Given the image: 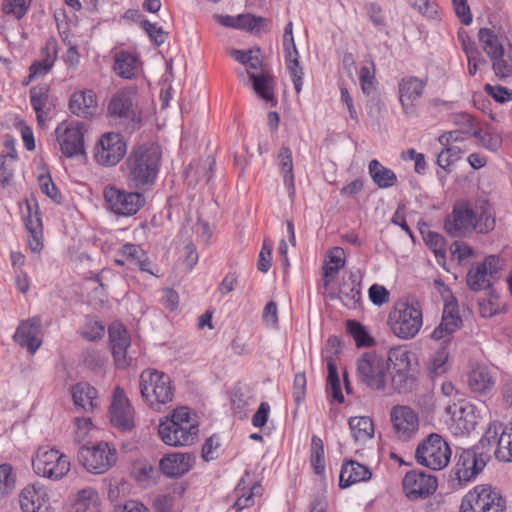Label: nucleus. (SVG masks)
<instances>
[{
	"label": "nucleus",
	"instance_id": "19",
	"mask_svg": "<svg viewBox=\"0 0 512 512\" xmlns=\"http://www.w3.org/2000/svg\"><path fill=\"white\" fill-rule=\"evenodd\" d=\"M41 328L42 321L40 317L22 321L14 334V340L33 355L42 344L40 339Z\"/></svg>",
	"mask_w": 512,
	"mask_h": 512
},
{
	"label": "nucleus",
	"instance_id": "1",
	"mask_svg": "<svg viewBox=\"0 0 512 512\" xmlns=\"http://www.w3.org/2000/svg\"><path fill=\"white\" fill-rule=\"evenodd\" d=\"M495 226L492 207L486 198L475 201H462L454 205L452 213L446 218L444 228L452 237H465L476 231L488 233Z\"/></svg>",
	"mask_w": 512,
	"mask_h": 512
},
{
	"label": "nucleus",
	"instance_id": "40",
	"mask_svg": "<svg viewBox=\"0 0 512 512\" xmlns=\"http://www.w3.org/2000/svg\"><path fill=\"white\" fill-rule=\"evenodd\" d=\"M495 76L499 80L512 78V45L490 59Z\"/></svg>",
	"mask_w": 512,
	"mask_h": 512
},
{
	"label": "nucleus",
	"instance_id": "16",
	"mask_svg": "<svg viewBox=\"0 0 512 512\" xmlns=\"http://www.w3.org/2000/svg\"><path fill=\"white\" fill-rule=\"evenodd\" d=\"M437 478L423 471L412 470L403 478V490L410 500L423 499L433 494L437 489Z\"/></svg>",
	"mask_w": 512,
	"mask_h": 512
},
{
	"label": "nucleus",
	"instance_id": "38",
	"mask_svg": "<svg viewBox=\"0 0 512 512\" xmlns=\"http://www.w3.org/2000/svg\"><path fill=\"white\" fill-rule=\"evenodd\" d=\"M369 175L373 182L382 189L390 188L397 182V176L393 170L383 166L378 160H371L368 166Z\"/></svg>",
	"mask_w": 512,
	"mask_h": 512
},
{
	"label": "nucleus",
	"instance_id": "27",
	"mask_svg": "<svg viewBox=\"0 0 512 512\" xmlns=\"http://www.w3.org/2000/svg\"><path fill=\"white\" fill-rule=\"evenodd\" d=\"M70 111L81 118H89L97 112V101L92 90L77 91L72 94L69 101Z\"/></svg>",
	"mask_w": 512,
	"mask_h": 512
},
{
	"label": "nucleus",
	"instance_id": "9",
	"mask_svg": "<svg viewBox=\"0 0 512 512\" xmlns=\"http://www.w3.org/2000/svg\"><path fill=\"white\" fill-rule=\"evenodd\" d=\"M388 363L386 359L375 353L366 352L357 361L358 377L373 390L382 391L386 387Z\"/></svg>",
	"mask_w": 512,
	"mask_h": 512
},
{
	"label": "nucleus",
	"instance_id": "61",
	"mask_svg": "<svg viewBox=\"0 0 512 512\" xmlns=\"http://www.w3.org/2000/svg\"><path fill=\"white\" fill-rule=\"evenodd\" d=\"M484 89L497 102L504 103L512 100V90L506 87L486 84Z\"/></svg>",
	"mask_w": 512,
	"mask_h": 512
},
{
	"label": "nucleus",
	"instance_id": "30",
	"mask_svg": "<svg viewBox=\"0 0 512 512\" xmlns=\"http://www.w3.org/2000/svg\"><path fill=\"white\" fill-rule=\"evenodd\" d=\"M238 76L245 81L246 76L249 80L252 81L253 89L258 96H260L265 101H271L274 98L273 95V87H272V78L268 74L264 72L255 73L250 71L249 69L238 72Z\"/></svg>",
	"mask_w": 512,
	"mask_h": 512
},
{
	"label": "nucleus",
	"instance_id": "20",
	"mask_svg": "<svg viewBox=\"0 0 512 512\" xmlns=\"http://www.w3.org/2000/svg\"><path fill=\"white\" fill-rule=\"evenodd\" d=\"M426 81L414 76L402 78L398 84L399 100L405 114H412L423 95Z\"/></svg>",
	"mask_w": 512,
	"mask_h": 512
},
{
	"label": "nucleus",
	"instance_id": "35",
	"mask_svg": "<svg viewBox=\"0 0 512 512\" xmlns=\"http://www.w3.org/2000/svg\"><path fill=\"white\" fill-rule=\"evenodd\" d=\"M450 351L446 345L439 346L429 357L427 371L431 379L444 375L449 369Z\"/></svg>",
	"mask_w": 512,
	"mask_h": 512
},
{
	"label": "nucleus",
	"instance_id": "5",
	"mask_svg": "<svg viewBox=\"0 0 512 512\" xmlns=\"http://www.w3.org/2000/svg\"><path fill=\"white\" fill-rule=\"evenodd\" d=\"M422 324L423 315L418 303L398 302L388 316L392 333L405 340L414 338Z\"/></svg>",
	"mask_w": 512,
	"mask_h": 512
},
{
	"label": "nucleus",
	"instance_id": "2",
	"mask_svg": "<svg viewBox=\"0 0 512 512\" xmlns=\"http://www.w3.org/2000/svg\"><path fill=\"white\" fill-rule=\"evenodd\" d=\"M161 159L162 151L156 144L133 147L123 164L127 186L142 192L151 190L159 174Z\"/></svg>",
	"mask_w": 512,
	"mask_h": 512
},
{
	"label": "nucleus",
	"instance_id": "64",
	"mask_svg": "<svg viewBox=\"0 0 512 512\" xmlns=\"http://www.w3.org/2000/svg\"><path fill=\"white\" fill-rule=\"evenodd\" d=\"M369 298L375 305L381 306L389 300V292L384 286L373 284L369 288Z\"/></svg>",
	"mask_w": 512,
	"mask_h": 512
},
{
	"label": "nucleus",
	"instance_id": "57",
	"mask_svg": "<svg viewBox=\"0 0 512 512\" xmlns=\"http://www.w3.org/2000/svg\"><path fill=\"white\" fill-rule=\"evenodd\" d=\"M360 86L364 94L371 95L375 92V73L364 66L359 72Z\"/></svg>",
	"mask_w": 512,
	"mask_h": 512
},
{
	"label": "nucleus",
	"instance_id": "29",
	"mask_svg": "<svg viewBox=\"0 0 512 512\" xmlns=\"http://www.w3.org/2000/svg\"><path fill=\"white\" fill-rule=\"evenodd\" d=\"M371 478V472L365 465L356 461H346L341 468L339 485L347 488L357 482L366 481Z\"/></svg>",
	"mask_w": 512,
	"mask_h": 512
},
{
	"label": "nucleus",
	"instance_id": "21",
	"mask_svg": "<svg viewBox=\"0 0 512 512\" xmlns=\"http://www.w3.org/2000/svg\"><path fill=\"white\" fill-rule=\"evenodd\" d=\"M84 122H74L67 126L63 133L58 135L61 151L67 157L84 153Z\"/></svg>",
	"mask_w": 512,
	"mask_h": 512
},
{
	"label": "nucleus",
	"instance_id": "47",
	"mask_svg": "<svg viewBox=\"0 0 512 512\" xmlns=\"http://www.w3.org/2000/svg\"><path fill=\"white\" fill-rule=\"evenodd\" d=\"M23 220L27 231L37 233L42 228V220L36 200L26 201V211H23Z\"/></svg>",
	"mask_w": 512,
	"mask_h": 512
},
{
	"label": "nucleus",
	"instance_id": "32",
	"mask_svg": "<svg viewBox=\"0 0 512 512\" xmlns=\"http://www.w3.org/2000/svg\"><path fill=\"white\" fill-rule=\"evenodd\" d=\"M72 399L75 406L85 411H92L97 407V391L89 383L81 382L72 387Z\"/></svg>",
	"mask_w": 512,
	"mask_h": 512
},
{
	"label": "nucleus",
	"instance_id": "18",
	"mask_svg": "<svg viewBox=\"0 0 512 512\" xmlns=\"http://www.w3.org/2000/svg\"><path fill=\"white\" fill-rule=\"evenodd\" d=\"M110 418L114 426L123 430L133 427V410L122 388L116 387L110 406Z\"/></svg>",
	"mask_w": 512,
	"mask_h": 512
},
{
	"label": "nucleus",
	"instance_id": "3",
	"mask_svg": "<svg viewBox=\"0 0 512 512\" xmlns=\"http://www.w3.org/2000/svg\"><path fill=\"white\" fill-rule=\"evenodd\" d=\"M158 434L166 445L186 446L196 439L198 426L191 421L189 409L179 407L159 423Z\"/></svg>",
	"mask_w": 512,
	"mask_h": 512
},
{
	"label": "nucleus",
	"instance_id": "28",
	"mask_svg": "<svg viewBox=\"0 0 512 512\" xmlns=\"http://www.w3.org/2000/svg\"><path fill=\"white\" fill-rule=\"evenodd\" d=\"M248 477L249 473L246 472L235 489L237 500L233 504L232 508L235 509L236 512H240L243 509L254 505V497L256 495H261L262 493V486L259 483H254L248 488L249 482L246 479Z\"/></svg>",
	"mask_w": 512,
	"mask_h": 512
},
{
	"label": "nucleus",
	"instance_id": "37",
	"mask_svg": "<svg viewBox=\"0 0 512 512\" xmlns=\"http://www.w3.org/2000/svg\"><path fill=\"white\" fill-rule=\"evenodd\" d=\"M494 384L495 380L487 367L477 366L468 374V385L475 393H485L490 391Z\"/></svg>",
	"mask_w": 512,
	"mask_h": 512
},
{
	"label": "nucleus",
	"instance_id": "15",
	"mask_svg": "<svg viewBox=\"0 0 512 512\" xmlns=\"http://www.w3.org/2000/svg\"><path fill=\"white\" fill-rule=\"evenodd\" d=\"M500 269L501 260L498 256L486 257L483 262L469 269L466 275L467 286L474 292L490 289Z\"/></svg>",
	"mask_w": 512,
	"mask_h": 512
},
{
	"label": "nucleus",
	"instance_id": "7",
	"mask_svg": "<svg viewBox=\"0 0 512 512\" xmlns=\"http://www.w3.org/2000/svg\"><path fill=\"white\" fill-rule=\"evenodd\" d=\"M451 454L447 441L441 435L431 433L418 444L415 459L421 466L439 471L448 466Z\"/></svg>",
	"mask_w": 512,
	"mask_h": 512
},
{
	"label": "nucleus",
	"instance_id": "4",
	"mask_svg": "<svg viewBox=\"0 0 512 512\" xmlns=\"http://www.w3.org/2000/svg\"><path fill=\"white\" fill-rule=\"evenodd\" d=\"M140 393L145 403L155 411L170 403L174 398L175 388L171 378L155 369L142 371L139 380Z\"/></svg>",
	"mask_w": 512,
	"mask_h": 512
},
{
	"label": "nucleus",
	"instance_id": "52",
	"mask_svg": "<svg viewBox=\"0 0 512 512\" xmlns=\"http://www.w3.org/2000/svg\"><path fill=\"white\" fill-rule=\"evenodd\" d=\"M31 0H3L2 10L5 14H11L17 19L23 18L29 7Z\"/></svg>",
	"mask_w": 512,
	"mask_h": 512
},
{
	"label": "nucleus",
	"instance_id": "42",
	"mask_svg": "<svg viewBox=\"0 0 512 512\" xmlns=\"http://www.w3.org/2000/svg\"><path fill=\"white\" fill-rule=\"evenodd\" d=\"M56 50L54 45L47 44L42 50V59L34 62L30 67V77H39L47 74L54 65Z\"/></svg>",
	"mask_w": 512,
	"mask_h": 512
},
{
	"label": "nucleus",
	"instance_id": "58",
	"mask_svg": "<svg viewBox=\"0 0 512 512\" xmlns=\"http://www.w3.org/2000/svg\"><path fill=\"white\" fill-rule=\"evenodd\" d=\"M144 252L145 251L139 245L126 243L121 246L118 253L125 258L126 261L135 265L137 261L144 256Z\"/></svg>",
	"mask_w": 512,
	"mask_h": 512
},
{
	"label": "nucleus",
	"instance_id": "63",
	"mask_svg": "<svg viewBox=\"0 0 512 512\" xmlns=\"http://www.w3.org/2000/svg\"><path fill=\"white\" fill-rule=\"evenodd\" d=\"M409 371H395L392 376V385L398 392H406L412 383V378L408 374Z\"/></svg>",
	"mask_w": 512,
	"mask_h": 512
},
{
	"label": "nucleus",
	"instance_id": "60",
	"mask_svg": "<svg viewBox=\"0 0 512 512\" xmlns=\"http://www.w3.org/2000/svg\"><path fill=\"white\" fill-rule=\"evenodd\" d=\"M15 484L11 466L0 465V495L8 493Z\"/></svg>",
	"mask_w": 512,
	"mask_h": 512
},
{
	"label": "nucleus",
	"instance_id": "39",
	"mask_svg": "<svg viewBox=\"0 0 512 512\" xmlns=\"http://www.w3.org/2000/svg\"><path fill=\"white\" fill-rule=\"evenodd\" d=\"M74 512H100V498L98 492L87 487L77 493L74 502Z\"/></svg>",
	"mask_w": 512,
	"mask_h": 512
},
{
	"label": "nucleus",
	"instance_id": "45",
	"mask_svg": "<svg viewBox=\"0 0 512 512\" xmlns=\"http://www.w3.org/2000/svg\"><path fill=\"white\" fill-rule=\"evenodd\" d=\"M503 429L502 424L499 422L490 423L485 434L474 448L479 451H486L491 455L492 448L494 446L497 447V442Z\"/></svg>",
	"mask_w": 512,
	"mask_h": 512
},
{
	"label": "nucleus",
	"instance_id": "53",
	"mask_svg": "<svg viewBox=\"0 0 512 512\" xmlns=\"http://www.w3.org/2000/svg\"><path fill=\"white\" fill-rule=\"evenodd\" d=\"M461 150L457 146H449L443 149L437 156L436 163L445 171L460 159Z\"/></svg>",
	"mask_w": 512,
	"mask_h": 512
},
{
	"label": "nucleus",
	"instance_id": "22",
	"mask_svg": "<svg viewBox=\"0 0 512 512\" xmlns=\"http://www.w3.org/2000/svg\"><path fill=\"white\" fill-rule=\"evenodd\" d=\"M108 332L115 363L118 367L124 368L129 364L127 360V349L130 346L128 331L123 324L113 323Z\"/></svg>",
	"mask_w": 512,
	"mask_h": 512
},
{
	"label": "nucleus",
	"instance_id": "31",
	"mask_svg": "<svg viewBox=\"0 0 512 512\" xmlns=\"http://www.w3.org/2000/svg\"><path fill=\"white\" fill-rule=\"evenodd\" d=\"M139 59L128 51H118L114 55V71L121 78L132 79L138 73Z\"/></svg>",
	"mask_w": 512,
	"mask_h": 512
},
{
	"label": "nucleus",
	"instance_id": "44",
	"mask_svg": "<svg viewBox=\"0 0 512 512\" xmlns=\"http://www.w3.org/2000/svg\"><path fill=\"white\" fill-rule=\"evenodd\" d=\"M395 371H409L411 365V352L404 346L391 348L386 360Z\"/></svg>",
	"mask_w": 512,
	"mask_h": 512
},
{
	"label": "nucleus",
	"instance_id": "56",
	"mask_svg": "<svg viewBox=\"0 0 512 512\" xmlns=\"http://www.w3.org/2000/svg\"><path fill=\"white\" fill-rule=\"evenodd\" d=\"M41 191L51 198L54 202L60 203L62 196L59 193L56 185L52 181L50 175H40L38 178Z\"/></svg>",
	"mask_w": 512,
	"mask_h": 512
},
{
	"label": "nucleus",
	"instance_id": "24",
	"mask_svg": "<svg viewBox=\"0 0 512 512\" xmlns=\"http://www.w3.org/2000/svg\"><path fill=\"white\" fill-rule=\"evenodd\" d=\"M446 412L457 423L459 428L467 433L474 430L478 424L479 415L476 407L470 402L461 401L458 404L448 405Z\"/></svg>",
	"mask_w": 512,
	"mask_h": 512
},
{
	"label": "nucleus",
	"instance_id": "11",
	"mask_svg": "<svg viewBox=\"0 0 512 512\" xmlns=\"http://www.w3.org/2000/svg\"><path fill=\"white\" fill-rule=\"evenodd\" d=\"M32 466L37 475L58 480L69 472L70 461L56 449L41 447L32 460Z\"/></svg>",
	"mask_w": 512,
	"mask_h": 512
},
{
	"label": "nucleus",
	"instance_id": "43",
	"mask_svg": "<svg viewBox=\"0 0 512 512\" xmlns=\"http://www.w3.org/2000/svg\"><path fill=\"white\" fill-rule=\"evenodd\" d=\"M48 92L49 89L46 85L35 86L30 89V102L40 124L44 122V108L48 102Z\"/></svg>",
	"mask_w": 512,
	"mask_h": 512
},
{
	"label": "nucleus",
	"instance_id": "48",
	"mask_svg": "<svg viewBox=\"0 0 512 512\" xmlns=\"http://www.w3.org/2000/svg\"><path fill=\"white\" fill-rule=\"evenodd\" d=\"M311 465L317 475L325 471L324 445L320 437L314 435L311 439Z\"/></svg>",
	"mask_w": 512,
	"mask_h": 512
},
{
	"label": "nucleus",
	"instance_id": "8",
	"mask_svg": "<svg viewBox=\"0 0 512 512\" xmlns=\"http://www.w3.org/2000/svg\"><path fill=\"white\" fill-rule=\"evenodd\" d=\"M108 114L119 119L128 129L135 130L141 123V113L136 104V90L123 88L108 103Z\"/></svg>",
	"mask_w": 512,
	"mask_h": 512
},
{
	"label": "nucleus",
	"instance_id": "62",
	"mask_svg": "<svg viewBox=\"0 0 512 512\" xmlns=\"http://www.w3.org/2000/svg\"><path fill=\"white\" fill-rule=\"evenodd\" d=\"M454 11L464 25H470L472 14L467 0H452Z\"/></svg>",
	"mask_w": 512,
	"mask_h": 512
},
{
	"label": "nucleus",
	"instance_id": "10",
	"mask_svg": "<svg viewBox=\"0 0 512 512\" xmlns=\"http://www.w3.org/2000/svg\"><path fill=\"white\" fill-rule=\"evenodd\" d=\"M78 459L88 472L103 474L116 463L117 451L107 442H98L90 447H81Z\"/></svg>",
	"mask_w": 512,
	"mask_h": 512
},
{
	"label": "nucleus",
	"instance_id": "34",
	"mask_svg": "<svg viewBox=\"0 0 512 512\" xmlns=\"http://www.w3.org/2000/svg\"><path fill=\"white\" fill-rule=\"evenodd\" d=\"M337 297L342 304L349 309H356L361 300L360 282L351 274L348 280H344L339 287Z\"/></svg>",
	"mask_w": 512,
	"mask_h": 512
},
{
	"label": "nucleus",
	"instance_id": "33",
	"mask_svg": "<svg viewBox=\"0 0 512 512\" xmlns=\"http://www.w3.org/2000/svg\"><path fill=\"white\" fill-rule=\"evenodd\" d=\"M348 424L352 437L357 444H365L374 436V424L368 416L350 417Z\"/></svg>",
	"mask_w": 512,
	"mask_h": 512
},
{
	"label": "nucleus",
	"instance_id": "13",
	"mask_svg": "<svg viewBox=\"0 0 512 512\" xmlns=\"http://www.w3.org/2000/svg\"><path fill=\"white\" fill-rule=\"evenodd\" d=\"M456 458L457 461L452 472L460 483H466L475 479L483 471L490 460V454L472 447L462 449Z\"/></svg>",
	"mask_w": 512,
	"mask_h": 512
},
{
	"label": "nucleus",
	"instance_id": "50",
	"mask_svg": "<svg viewBox=\"0 0 512 512\" xmlns=\"http://www.w3.org/2000/svg\"><path fill=\"white\" fill-rule=\"evenodd\" d=\"M494 455L500 461L512 462V434L505 429L499 436Z\"/></svg>",
	"mask_w": 512,
	"mask_h": 512
},
{
	"label": "nucleus",
	"instance_id": "46",
	"mask_svg": "<svg viewBox=\"0 0 512 512\" xmlns=\"http://www.w3.org/2000/svg\"><path fill=\"white\" fill-rule=\"evenodd\" d=\"M421 234L423 235V239L425 243L431 248L438 263L445 261L446 259V249H445V239L439 233L433 231H427L426 233L421 229Z\"/></svg>",
	"mask_w": 512,
	"mask_h": 512
},
{
	"label": "nucleus",
	"instance_id": "12",
	"mask_svg": "<svg viewBox=\"0 0 512 512\" xmlns=\"http://www.w3.org/2000/svg\"><path fill=\"white\" fill-rule=\"evenodd\" d=\"M103 196L111 211L121 216H133L145 205L141 190L125 191L108 186L104 189Z\"/></svg>",
	"mask_w": 512,
	"mask_h": 512
},
{
	"label": "nucleus",
	"instance_id": "36",
	"mask_svg": "<svg viewBox=\"0 0 512 512\" xmlns=\"http://www.w3.org/2000/svg\"><path fill=\"white\" fill-rule=\"evenodd\" d=\"M345 265V251L341 247H333L328 250L323 266V278L327 286L339 270Z\"/></svg>",
	"mask_w": 512,
	"mask_h": 512
},
{
	"label": "nucleus",
	"instance_id": "49",
	"mask_svg": "<svg viewBox=\"0 0 512 512\" xmlns=\"http://www.w3.org/2000/svg\"><path fill=\"white\" fill-rule=\"evenodd\" d=\"M346 328L358 347H368L372 345L373 339L368 334L366 328L359 322L355 320H348Z\"/></svg>",
	"mask_w": 512,
	"mask_h": 512
},
{
	"label": "nucleus",
	"instance_id": "59",
	"mask_svg": "<svg viewBox=\"0 0 512 512\" xmlns=\"http://www.w3.org/2000/svg\"><path fill=\"white\" fill-rule=\"evenodd\" d=\"M142 27L145 32L149 35L151 41L155 43V45H162L166 38L167 33L161 27H158L156 24L149 22L148 20H144L142 22Z\"/></svg>",
	"mask_w": 512,
	"mask_h": 512
},
{
	"label": "nucleus",
	"instance_id": "14",
	"mask_svg": "<svg viewBox=\"0 0 512 512\" xmlns=\"http://www.w3.org/2000/svg\"><path fill=\"white\" fill-rule=\"evenodd\" d=\"M127 152L124 137L115 132H107L101 136L94 148L96 162L103 166H115Z\"/></svg>",
	"mask_w": 512,
	"mask_h": 512
},
{
	"label": "nucleus",
	"instance_id": "41",
	"mask_svg": "<svg viewBox=\"0 0 512 512\" xmlns=\"http://www.w3.org/2000/svg\"><path fill=\"white\" fill-rule=\"evenodd\" d=\"M277 160L280 167V171L283 175V181L285 186L290 191V194L294 193V174H293V160L292 152L289 147L283 146L280 148L277 154Z\"/></svg>",
	"mask_w": 512,
	"mask_h": 512
},
{
	"label": "nucleus",
	"instance_id": "54",
	"mask_svg": "<svg viewBox=\"0 0 512 512\" xmlns=\"http://www.w3.org/2000/svg\"><path fill=\"white\" fill-rule=\"evenodd\" d=\"M408 3L427 18L434 19L437 16L438 5L435 0H408Z\"/></svg>",
	"mask_w": 512,
	"mask_h": 512
},
{
	"label": "nucleus",
	"instance_id": "25",
	"mask_svg": "<svg viewBox=\"0 0 512 512\" xmlns=\"http://www.w3.org/2000/svg\"><path fill=\"white\" fill-rule=\"evenodd\" d=\"M194 462V457L188 453H171L160 460V470L170 478L181 477L187 473Z\"/></svg>",
	"mask_w": 512,
	"mask_h": 512
},
{
	"label": "nucleus",
	"instance_id": "23",
	"mask_svg": "<svg viewBox=\"0 0 512 512\" xmlns=\"http://www.w3.org/2000/svg\"><path fill=\"white\" fill-rule=\"evenodd\" d=\"M477 36L482 50L486 53L489 59L511 46L504 33L495 27L481 28L479 29Z\"/></svg>",
	"mask_w": 512,
	"mask_h": 512
},
{
	"label": "nucleus",
	"instance_id": "17",
	"mask_svg": "<svg viewBox=\"0 0 512 512\" xmlns=\"http://www.w3.org/2000/svg\"><path fill=\"white\" fill-rule=\"evenodd\" d=\"M390 419L394 433L400 441H409L416 435L419 428V418L412 408L396 405L391 409Z\"/></svg>",
	"mask_w": 512,
	"mask_h": 512
},
{
	"label": "nucleus",
	"instance_id": "26",
	"mask_svg": "<svg viewBox=\"0 0 512 512\" xmlns=\"http://www.w3.org/2000/svg\"><path fill=\"white\" fill-rule=\"evenodd\" d=\"M47 501L45 488L35 484L25 487L19 496L20 507L23 512H45Z\"/></svg>",
	"mask_w": 512,
	"mask_h": 512
},
{
	"label": "nucleus",
	"instance_id": "51",
	"mask_svg": "<svg viewBox=\"0 0 512 512\" xmlns=\"http://www.w3.org/2000/svg\"><path fill=\"white\" fill-rule=\"evenodd\" d=\"M473 136L480 141L483 147L491 151L498 150L502 145V137L490 130H475Z\"/></svg>",
	"mask_w": 512,
	"mask_h": 512
},
{
	"label": "nucleus",
	"instance_id": "6",
	"mask_svg": "<svg viewBox=\"0 0 512 512\" xmlns=\"http://www.w3.org/2000/svg\"><path fill=\"white\" fill-rule=\"evenodd\" d=\"M507 501L490 485H477L462 499L460 512H506Z\"/></svg>",
	"mask_w": 512,
	"mask_h": 512
},
{
	"label": "nucleus",
	"instance_id": "55",
	"mask_svg": "<svg viewBox=\"0 0 512 512\" xmlns=\"http://www.w3.org/2000/svg\"><path fill=\"white\" fill-rule=\"evenodd\" d=\"M264 19L262 17H256L251 14H240L237 16V28L247 31H258L263 24Z\"/></svg>",
	"mask_w": 512,
	"mask_h": 512
}]
</instances>
